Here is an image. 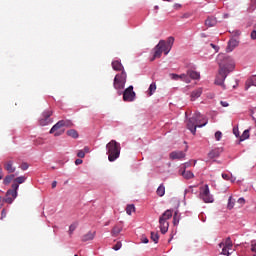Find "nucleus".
Listing matches in <instances>:
<instances>
[{
  "mask_svg": "<svg viewBox=\"0 0 256 256\" xmlns=\"http://www.w3.org/2000/svg\"><path fill=\"white\" fill-rule=\"evenodd\" d=\"M62 127H73V122L71 120H60Z\"/></svg>",
  "mask_w": 256,
  "mask_h": 256,
  "instance_id": "nucleus-33",
  "label": "nucleus"
},
{
  "mask_svg": "<svg viewBox=\"0 0 256 256\" xmlns=\"http://www.w3.org/2000/svg\"><path fill=\"white\" fill-rule=\"evenodd\" d=\"M250 37H251V39H252L253 41H255V39H256V30H253V31L251 32Z\"/></svg>",
  "mask_w": 256,
  "mask_h": 256,
  "instance_id": "nucleus-43",
  "label": "nucleus"
},
{
  "mask_svg": "<svg viewBox=\"0 0 256 256\" xmlns=\"http://www.w3.org/2000/svg\"><path fill=\"white\" fill-rule=\"evenodd\" d=\"M52 169H55V166H53Z\"/></svg>",
  "mask_w": 256,
  "mask_h": 256,
  "instance_id": "nucleus-64",
  "label": "nucleus"
},
{
  "mask_svg": "<svg viewBox=\"0 0 256 256\" xmlns=\"http://www.w3.org/2000/svg\"><path fill=\"white\" fill-rule=\"evenodd\" d=\"M184 17H186V18H187V17H189V16H188L187 14H185V15H184Z\"/></svg>",
  "mask_w": 256,
  "mask_h": 256,
  "instance_id": "nucleus-60",
  "label": "nucleus"
},
{
  "mask_svg": "<svg viewBox=\"0 0 256 256\" xmlns=\"http://www.w3.org/2000/svg\"><path fill=\"white\" fill-rule=\"evenodd\" d=\"M81 163H83V160H81V159L75 160V165H81Z\"/></svg>",
  "mask_w": 256,
  "mask_h": 256,
  "instance_id": "nucleus-52",
  "label": "nucleus"
},
{
  "mask_svg": "<svg viewBox=\"0 0 256 256\" xmlns=\"http://www.w3.org/2000/svg\"><path fill=\"white\" fill-rule=\"evenodd\" d=\"M151 239L155 242V243H159V234L155 233V232H151Z\"/></svg>",
  "mask_w": 256,
  "mask_h": 256,
  "instance_id": "nucleus-36",
  "label": "nucleus"
},
{
  "mask_svg": "<svg viewBox=\"0 0 256 256\" xmlns=\"http://www.w3.org/2000/svg\"><path fill=\"white\" fill-rule=\"evenodd\" d=\"M222 179H225V181H229V175L228 174H222Z\"/></svg>",
  "mask_w": 256,
  "mask_h": 256,
  "instance_id": "nucleus-50",
  "label": "nucleus"
},
{
  "mask_svg": "<svg viewBox=\"0 0 256 256\" xmlns=\"http://www.w3.org/2000/svg\"><path fill=\"white\" fill-rule=\"evenodd\" d=\"M20 169H22V171H27V169H29V164H27V162H23Z\"/></svg>",
  "mask_w": 256,
  "mask_h": 256,
  "instance_id": "nucleus-40",
  "label": "nucleus"
},
{
  "mask_svg": "<svg viewBox=\"0 0 256 256\" xmlns=\"http://www.w3.org/2000/svg\"><path fill=\"white\" fill-rule=\"evenodd\" d=\"M175 43L174 37H168L167 41L160 40L159 43L154 47V54L150 61H155V59H161V55H169L171 49H173V44Z\"/></svg>",
  "mask_w": 256,
  "mask_h": 256,
  "instance_id": "nucleus-2",
  "label": "nucleus"
},
{
  "mask_svg": "<svg viewBox=\"0 0 256 256\" xmlns=\"http://www.w3.org/2000/svg\"><path fill=\"white\" fill-rule=\"evenodd\" d=\"M217 61L219 70L215 79V85H219L222 89H225V79H227V75L235 71V61L231 56L225 54H219Z\"/></svg>",
  "mask_w": 256,
  "mask_h": 256,
  "instance_id": "nucleus-1",
  "label": "nucleus"
},
{
  "mask_svg": "<svg viewBox=\"0 0 256 256\" xmlns=\"http://www.w3.org/2000/svg\"><path fill=\"white\" fill-rule=\"evenodd\" d=\"M106 150L108 160L110 163H113V161H117V159H119V155H121V144L115 140H111L106 144Z\"/></svg>",
  "mask_w": 256,
  "mask_h": 256,
  "instance_id": "nucleus-4",
  "label": "nucleus"
},
{
  "mask_svg": "<svg viewBox=\"0 0 256 256\" xmlns=\"http://www.w3.org/2000/svg\"><path fill=\"white\" fill-rule=\"evenodd\" d=\"M112 68L114 69V71H125V69L123 68V64H121L119 60H115L112 62Z\"/></svg>",
  "mask_w": 256,
  "mask_h": 256,
  "instance_id": "nucleus-18",
  "label": "nucleus"
},
{
  "mask_svg": "<svg viewBox=\"0 0 256 256\" xmlns=\"http://www.w3.org/2000/svg\"><path fill=\"white\" fill-rule=\"evenodd\" d=\"M234 134L236 135V137H237V132L236 131H234Z\"/></svg>",
  "mask_w": 256,
  "mask_h": 256,
  "instance_id": "nucleus-62",
  "label": "nucleus"
},
{
  "mask_svg": "<svg viewBox=\"0 0 256 256\" xmlns=\"http://www.w3.org/2000/svg\"><path fill=\"white\" fill-rule=\"evenodd\" d=\"M155 91H157V84L155 82L151 83L149 88H148V96L151 97V95H153V93H155Z\"/></svg>",
  "mask_w": 256,
  "mask_h": 256,
  "instance_id": "nucleus-26",
  "label": "nucleus"
},
{
  "mask_svg": "<svg viewBox=\"0 0 256 256\" xmlns=\"http://www.w3.org/2000/svg\"><path fill=\"white\" fill-rule=\"evenodd\" d=\"M121 247H123V244L121 242H117L114 246L113 249L114 251H119V249H121Z\"/></svg>",
  "mask_w": 256,
  "mask_h": 256,
  "instance_id": "nucleus-39",
  "label": "nucleus"
},
{
  "mask_svg": "<svg viewBox=\"0 0 256 256\" xmlns=\"http://www.w3.org/2000/svg\"><path fill=\"white\" fill-rule=\"evenodd\" d=\"M173 224L174 225H179V215L177 214V212L174 213Z\"/></svg>",
  "mask_w": 256,
  "mask_h": 256,
  "instance_id": "nucleus-37",
  "label": "nucleus"
},
{
  "mask_svg": "<svg viewBox=\"0 0 256 256\" xmlns=\"http://www.w3.org/2000/svg\"><path fill=\"white\" fill-rule=\"evenodd\" d=\"M255 8H256V0H251V9H252V11H254Z\"/></svg>",
  "mask_w": 256,
  "mask_h": 256,
  "instance_id": "nucleus-44",
  "label": "nucleus"
},
{
  "mask_svg": "<svg viewBox=\"0 0 256 256\" xmlns=\"http://www.w3.org/2000/svg\"><path fill=\"white\" fill-rule=\"evenodd\" d=\"M163 1H167L168 3H171V0H163Z\"/></svg>",
  "mask_w": 256,
  "mask_h": 256,
  "instance_id": "nucleus-59",
  "label": "nucleus"
},
{
  "mask_svg": "<svg viewBox=\"0 0 256 256\" xmlns=\"http://www.w3.org/2000/svg\"><path fill=\"white\" fill-rule=\"evenodd\" d=\"M122 231V228L119 226H114L112 229L111 234L113 235V237H117V235H119V233Z\"/></svg>",
  "mask_w": 256,
  "mask_h": 256,
  "instance_id": "nucleus-32",
  "label": "nucleus"
},
{
  "mask_svg": "<svg viewBox=\"0 0 256 256\" xmlns=\"http://www.w3.org/2000/svg\"><path fill=\"white\" fill-rule=\"evenodd\" d=\"M83 151H84V153H89V147H87V146L84 147V150H83Z\"/></svg>",
  "mask_w": 256,
  "mask_h": 256,
  "instance_id": "nucleus-56",
  "label": "nucleus"
},
{
  "mask_svg": "<svg viewBox=\"0 0 256 256\" xmlns=\"http://www.w3.org/2000/svg\"><path fill=\"white\" fill-rule=\"evenodd\" d=\"M238 45H239V40H237V38H231L228 42L229 51H233V49Z\"/></svg>",
  "mask_w": 256,
  "mask_h": 256,
  "instance_id": "nucleus-19",
  "label": "nucleus"
},
{
  "mask_svg": "<svg viewBox=\"0 0 256 256\" xmlns=\"http://www.w3.org/2000/svg\"><path fill=\"white\" fill-rule=\"evenodd\" d=\"M0 179H3V173H0Z\"/></svg>",
  "mask_w": 256,
  "mask_h": 256,
  "instance_id": "nucleus-58",
  "label": "nucleus"
},
{
  "mask_svg": "<svg viewBox=\"0 0 256 256\" xmlns=\"http://www.w3.org/2000/svg\"><path fill=\"white\" fill-rule=\"evenodd\" d=\"M65 133V129H63V125L61 124V121H58L51 129L50 134H54V137H60V135H63Z\"/></svg>",
  "mask_w": 256,
  "mask_h": 256,
  "instance_id": "nucleus-10",
  "label": "nucleus"
},
{
  "mask_svg": "<svg viewBox=\"0 0 256 256\" xmlns=\"http://www.w3.org/2000/svg\"><path fill=\"white\" fill-rule=\"evenodd\" d=\"M55 187H57V181L52 182V189H55Z\"/></svg>",
  "mask_w": 256,
  "mask_h": 256,
  "instance_id": "nucleus-55",
  "label": "nucleus"
},
{
  "mask_svg": "<svg viewBox=\"0 0 256 256\" xmlns=\"http://www.w3.org/2000/svg\"><path fill=\"white\" fill-rule=\"evenodd\" d=\"M203 95V88H197L196 90L192 91L191 93V101H196Z\"/></svg>",
  "mask_w": 256,
  "mask_h": 256,
  "instance_id": "nucleus-14",
  "label": "nucleus"
},
{
  "mask_svg": "<svg viewBox=\"0 0 256 256\" xmlns=\"http://www.w3.org/2000/svg\"><path fill=\"white\" fill-rule=\"evenodd\" d=\"M181 175L182 177H184V179H193V177H195V174H193V172L187 170H183L181 172Z\"/></svg>",
  "mask_w": 256,
  "mask_h": 256,
  "instance_id": "nucleus-23",
  "label": "nucleus"
},
{
  "mask_svg": "<svg viewBox=\"0 0 256 256\" xmlns=\"http://www.w3.org/2000/svg\"><path fill=\"white\" fill-rule=\"evenodd\" d=\"M1 217H7V212L5 211V209L2 210Z\"/></svg>",
  "mask_w": 256,
  "mask_h": 256,
  "instance_id": "nucleus-53",
  "label": "nucleus"
},
{
  "mask_svg": "<svg viewBox=\"0 0 256 256\" xmlns=\"http://www.w3.org/2000/svg\"><path fill=\"white\" fill-rule=\"evenodd\" d=\"M13 201H15V198H13V196H6V198H3L0 196V203H8V205H11V203H13Z\"/></svg>",
  "mask_w": 256,
  "mask_h": 256,
  "instance_id": "nucleus-25",
  "label": "nucleus"
},
{
  "mask_svg": "<svg viewBox=\"0 0 256 256\" xmlns=\"http://www.w3.org/2000/svg\"><path fill=\"white\" fill-rule=\"evenodd\" d=\"M220 104L222 107H229V104L226 101H221Z\"/></svg>",
  "mask_w": 256,
  "mask_h": 256,
  "instance_id": "nucleus-49",
  "label": "nucleus"
},
{
  "mask_svg": "<svg viewBox=\"0 0 256 256\" xmlns=\"http://www.w3.org/2000/svg\"><path fill=\"white\" fill-rule=\"evenodd\" d=\"M186 75H188L190 82H191V79H200L201 77V74H199V72L193 71V70H188L186 72Z\"/></svg>",
  "mask_w": 256,
  "mask_h": 256,
  "instance_id": "nucleus-17",
  "label": "nucleus"
},
{
  "mask_svg": "<svg viewBox=\"0 0 256 256\" xmlns=\"http://www.w3.org/2000/svg\"><path fill=\"white\" fill-rule=\"evenodd\" d=\"M221 153H223V149L216 148L209 152L208 157H209V159H215V158L219 157V155H221Z\"/></svg>",
  "mask_w": 256,
  "mask_h": 256,
  "instance_id": "nucleus-15",
  "label": "nucleus"
},
{
  "mask_svg": "<svg viewBox=\"0 0 256 256\" xmlns=\"http://www.w3.org/2000/svg\"><path fill=\"white\" fill-rule=\"evenodd\" d=\"M95 231L94 232H88L87 234L82 236V241L86 242V241H93V239H95Z\"/></svg>",
  "mask_w": 256,
  "mask_h": 256,
  "instance_id": "nucleus-20",
  "label": "nucleus"
},
{
  "mask_svg": "<svg viewBox=\"0 0 256 256\" xmlns=\"http://www.w3.org/2000/svg\"><path fill=\"white\" fill-rule=\"evenodd\" d=\"M224 243V247L228 248V249H233V241H231V238L228 237L226 238Z\"/></svg>",
  "mask_w": 256,
  "mask_h": 256,
  "instance_id": "nucleus-30",
  "label": "nucleus"
},
{
  "mask_svg": "<svg viewBox=\"0 0 256 256\" xmlns=\"http://www.w3.org/2000/svg\"><path fill=\"white\" fill-rule=\"evenodd\" d=\"M51 115H53V111L46 110L42 113V118L39 120V124L42 127H45L46 125H49L51 123Z\"/></svg>",
  "mask_w": 256,
  "mask_h": 256,
  "instance_id": "nucleus-9",
  "label": "nucleus"
},
{
  "mask_svg": "<svg viewBox=\"0 0 256 256\" xmlns=\"http://www.w3.org/2000/svg\"><path fill=\"white\" fill-rule=\"evenodd\" d=\"M229 17V14H224V19H227Z\"/></svg>",
  "mask_w": 256,
  "mask_h": 256,
  "instance_id": "nucleus-57",
  "label": "nucleus"
},
{
  "mask_svg": "<svg viewBox=\"0 0 256 256\" xmlns=\"http://www.w3.org/2000/svg\"><path fill=\"white\" fill-rule=\"evenodd\" d=\"M75 229H77V224H72L69 227V233L70 235H72L73 231H75Z\"/></svg>",
  "mask_w": 256,
  "mask_h": 256,
  "instance_id": "nucleus-41",
  "label": "nucleus"
},
{
  "mask_svg": "<svg viewBox=\"0 0 256 256\" xmlns=\"http://www.w3.org/2000/svg\"><path fill=\"white\" fill-rule=\"evenodd\" d=\"M234 207H235V200L233 199L232 196H230L229 199H228V206H227V208L231 210Z\"/></svg>",
  "mask_w": 256,
  "mask_h": 256,
  "instance_id": "nucleus-34",
  "label": "nucleus"
},
{
  "mask_svg": "<svg viewBox=\"0 0 256 256\" xmlns=\"http://www.w3.org/2000/svg\"><path fill=\"white\" fill-rule=\"evenodd\" d=\"M135 99V92L133 91V86H129L123 92V101L131 102Z\"/></svg>",
  "mask_w": 256,
  "mask_h": 256,
  "instance_id": "nucleus-11",
  "label": "nucleus"
},
{
  "mask_svg": "<svg viewBox=\"0 0 256 256\" xmlns=\"http://www.w3.org/2000/svg\"><path fill=\"white\" fill-rule=\"evenodd\" d=\"M25 176H19L13 180L12 189H9L6 192V197H13V199H17V190L19 189V185L23 184L26 180Z\"/></svg>",
  "mask_w": 256,
  "mask_h": 256,
  "instance_id": "nucleus-7",
  "label": "nucleus"
},
{
  "mask_svg": "<svg viewBox=\"0 0 256 256\" xmlns=\"http://www.w3.org/2000/svg\"><path fill=\"white\" fill-rule=\"evenodd\" d=\"M170 159H185V152L173 151L170 153Z\"/></svg>",
  "mask_w": 256,
  "mask_h": 256,
  "instance_id": "nucleus-16",
  "label": "nucleus"
},
{
  "mask_svg": "<svg viewBox=\"0 0 256 256\" xmlns=\"http://www.w3.org/2000/svg\"><path fill=\"white\" fill-rule=\"evenodd\" d=\"M77 157H79L80 159L85 158V151L79 150L77 153Z\"/></svg>",
  "mask_w": 256,
  "mask_h": 256,
  "instance_id": "nucleus-42",
  "label": "nucleus"
},
{
  "mask_svg": "<svg viewBox=\"0 0 256 256\" xmlns=\"http://www.w3.org/2000/svg\"><path fill=\"white\" fill-rule=\"evenodd\" d=\"M251 251H253V253H256V243L251 245Z\"/></svg>",
  "mask_w": 256,
  "mask_h": 256,
  "instance_id": "nucleus-48",
  "label": "nucleus"
},
{
  "mask_svg": "<svg viewBox=\"0 0 256 256\" xmlns=\"http://www.w3.org/2000/svg\"><path fill=\"white\" fill-rule=\"evenodd\" d=\"M173 217V210H166L159 218L160 231L162 235H165L169 231V219Z\"/></svg>",
  "mask_w": 256,
  "mask_h": 256,
  "instance_id": "nucleus-5",
  "label": "nucleus"
},
{
  "mask_svg": "<svg viewBox=\"0 0 256 256\" xmlns=\"http://www.w3.org/2000/svg\"><path fill=\"white\" fill-rule=\"evenodd\" d=\"M200 198L202 199V201H204V203H213L214 200L213 196L209 192V185L206 184L204 187L201 188Z\"/></svg>",
  "mask_w": 256,
  "mask_h": 256,
  "instance_id": "nucleus-8",
  "label": "nucleus"
},
{
  "mask_svg": "<svg viewBox=\"0 0 256 256\" xmlns=\"http://www.w3.org/2000/svg\"><path fill=\"white\" fill-rule=\"evenodd\" d=\"M13 160H8L4 163V169L5 171H7L8 173H15L16 168L15 166H13Z\"/></svg>",
  "mask_w": 256,
  "mask_h": 256,
  "instance_id": "nucleus-13",
  "label": "nucleus"
},
{
  "mask_svg": "<svg viewBox=\"0 0 256 256\" xmlns=\"http://www.w3.org/2000/svg\"><path fill=\"white\" fill-rule=\"evenodd\" d=\"M206 27H215L217 25V20L213 17H208L205 21Z\"/></svg>",
  "mask_w": 256,
  "mask_h": 256,
  "instance_id": "nucleus-21",
  "label": "nucleus"
},
{
  "mask_svg": "<svg viewBox=\"0 0 256 256\" xmlns=\"http://www.w3.org/2000/svg\"><path fill=\"white\" fill-rule=\"evenodd\" d=\"M202 37H205V34H202Z\"/></svg>",
  "mask_w": 256,
  "mask_h": 256,
  "instance_id": "nucleus-63",
  "label": "nucleus"
},
{
  "mask_svg": "<svg viewBox=\"0 0 256 256\" xmlns=\"http://www.w3.org/2000/svg\"><path fill=\"white\" fill-rule=\"evenodd\" d=\"M173 81H184V83H191V78L186 74H170Z\"/></svg>",
  "mask_w": 256,
  "mask_h": 256,
  "instance_id": "nucleus-12",
  "label": "nucleus"
},
{
  "mask_svg": "<svg viewBox=\"0 0 256 256\" xmlns=\"http://www.w3.org/2000/svg\"><path fill=\"white\" fill-rule=\"evenodd\" d=\"M221 137H223V133H221V131H217L215 133V139L216 141H221Z\"/></svg>",
  "mask_w": 256,
  "mask_h": 256,
  "instance_id": "nucleus-38",
  "label": "nucleus"
},
{
  "mask_svg": "<svg viewBox=\"0 0 256 256\" xmlns=\"http://www.w3.org/2000/svg\"><path fill=\"white\" fill-rule=\"evenodd\" d=\"M245 139H249V130H245L240 136V141H245Z\"/></svg>",
  "mask_w": 256,
  "mask_h": 256,
  "instance_id": "nucleus-35",
  "label": "nucleus"
},
{
  "mask_svg": "<svg viewBox=\"0 0 256 256\" xmlns=\"http://www.w3.org/2000/svg\"><path fill=\"white\" fill-rule=\"evenodd\" d=\"M191 165V162H186L185 164H184V171H185V169H187V167H189Z\"/></svg>",
  "mask_w": 256,
  "mask_h": 256,
  "instance_id": "nucleus-54",
  "label": "nucleus"
},
{
  "mask_svg": "<svg viewBox=\"0 0 256 256\" xmlns=\"http://www.w3.org/2000/svg\"><path fill=\"white\" fill-rule=\"evenodd\" d=\"M210 47H211L212 49H215V51H219V47L216 46L215 44H210Z\"/></svg>",
  "mask_w": 256,
  "mask_h": 256,
  "instance_id": "nucleus-51",
  "label": "nucleus"
},
{
  "mask_svg": "<svg viewBox=\"0 0 256 256\" xmlns=\"http://www.w3.org/2000/svg\"><path fill=\"white\" fill-rule=\"evenodd\" d=\"M219 248L222 249L221 255H230V253H229L230 249L225 246L224 242H221L219 244Z\"/></svg>",
  "mask_w": 256,
  "mask_h": 256,
  "instance_id": "nucleus-27",
  "label": "nucleus"
},
{
  "mask_svg": "<svg viewBox=\"0 0 256 256\" xmlns=\"http://www.w3.org/2000/svg\"><path fill=\"white\" fill-rule=\"evenodd\" d=\"M233 34L235 37H239V35H241V31L235 30V31H233Z\"/></svg>",
  "mask_w": 256,
  "mask_h": 256,
  "instance_id": "nucleus-46",
  "label": "nucleus"
},
{
  "mask_svg": "<svg viewBox=\"0 0 256 256\" xmlns=\"http://www.w3.org/2000/svg\"><path fill=\"white\" fill-rule=\"evenodd\" d=\"M126 213H127V215H131L132 213H135V205H133V204L127 205Z\"/></svg>",
  "mask_w": 256,
  "mask_h": 256,
  "instance_id": "nucleus-31",
  "label": "nucleus"
},
{
  "mask_svg": "<svg viewBox=\"0 0 256 256\" xmlns=\"http://www.w3.org/2000/svg\"><path fill=\"white\" fill-rule=\"evenodd\" d=\"M234 134L236 135V137H237V132L236 131H234Z\"/></svg>",
  "mask_w": 256,
  "mask_h": 256,
  "instance_id": "nucleus-61",
  "label": "nucleus"
},
{
  "mask_svg": "<svg viewBox=\"0 0 256 256\" xmlns=\"http://www.w3.org/2000/svg\"><path fill=\"white\" fill-rule=\"evenodd\" d=\"M207 123H209V120L203 117L201 113L196 112L191 118L188 119L186 125L190 133H192V135H195L197 133V127L198 128L205 127Z\"/></svg>",
  "mask_w": 256,
  "mask_h": 256,
  "instance_id": "nucleus-3",
  "label": "nucleus"
},
{
  "mask_svg": "<svg viewBox=\"0 0 256 256\" xmlns=\"http://www.w3.org/2000/svg\"><path fill=\"white\" fill-rule=\"evenodd\" d=\"M156 193H157L158 197H163V195H165V185L161 184L157 188Z\"/></svg>",
  "mask_w": 256,
  "mask_h": 256,
  "instance_id": "nucleus-29",
  "label": "nucleus"
},
{
  "mask_svg": "<svg viewBox=\"0 0 256 256\" xmlns=\"http://www.w3.org/2000/svg\"><path fill=\"white\" fill-rule=\"evenodd\" d=\"M127 83V72L123 70L120 74H117L114 78L113 87L117 91L125 89V84Z\"/></svg>",
  "mask_w": 256,
  "mask_h": 256,
  "instance_id": "nucleus-6",
  "label": "nucleus"
},
{
  "mask_svg": "<svg viewBox=\"0 0 256 256\" xmlns=\"http://www.w3.org/2000/svg\"><path fill=\"white\" fill-rule=\"evenodd\" d=\"M142 243H145V244L149 243V239L147 237L143 236Z\"/></svg>",
  "mask_w": 256,
  "mask_h": 256,
  "instance_id": "nucleus-47",
  "label": "nucleus"
},
{
  "mask_svg": "<svg viewBox=\"0 0 256 256\" xmlns=\"http://www.w3.org/2000/svg\"><path fill=\"white\" fill-rule=\"evenodd\" d=\"M15 179V174H10L7 175L4 180H3V184L4 185H9V183H11V181H13Z\"/></svg>",
  "mask_w": 256,
  "mask_h": 256,
  "instance_id": "nucleus-28",
  "label": "nucleus"
},
{
  "mask_svg": "<svg viewBox=\"0 0 256 256\" xmlns=\"http://www.w3.org/2000/svg\"><path fill=\"white\" fill-rule=\"evenodd\" d=\"M68 137H72V139H77L79 137V133L75 129H70L66 132Z\"/></svg>",
  "mask_w": 256,
  "mask_h": 256,
  "instance_id": "nucleus-24",
  "label": "nucleus"
},
{
  "mask_svg": "<svg viewBox=\"0 0 256 256\" xmlns=\"http://www.w3.org/2000/svg\"><path fill=\"white\" fill-rule=\"evenodd\" d=\"M253 86L256 87V76L246 81V86H245L246 91L249 89V87H253Z\"/></svg>",
  "mask_w": 256,
  "mask_h": 256,
  "instance_id": "nucleus-22",
  "label": "nucleus"
},
{
  "mask_svg": "<svg viewBox=\"0 0 256 256\" xmlns=\"http://www.w3.org/2000/svg\"><path fill=\"white\" fill-rule=\"evenodd\" d=\"M237 203H239V205H243L245 203V198H239Z\"/></svg>",
  "mask_w": 256,
  "mask_h": 256,
  "instance_id": "nucleus-45",
  "label": "nucleus"
}]
</instances>
